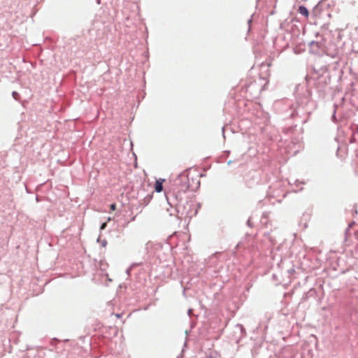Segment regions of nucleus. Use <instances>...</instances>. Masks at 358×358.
Returning <instances> with one entry per match:
<instances>
[{
  "instance_id": "nucleus-1",
  "label": "nucleus",
  "mask_w": 358,
  "mask_h": 358,
  "mask_svg": "<svg viewBox=\"0 0 358 358\" xmlns=\"http://www.w3.org/2000/svg\"><path fill=\"white\" fill-rule=\"evenodd\" d=\"M301 90L303 88L301 85L296 86V103L297 105L296 108H293V103L288 100L278 101L275 103V110L282 115V119L293 118L296 115H310L317 108V103L311 99L310 90L307 89L305 92L301 93Z\"/></svg>"
},
{
  "instance_id": "nucleus-2",
  "label": "nucleus",
  "mask_w": 358,
  "mask_h": 358,
  "mask_svg": "<svg viewBox=\"0 0 358 358\" xmlns=\"http://www.w3.org/2000/svg\"><path fill=\"white\" fill-rule=\"evenodd\" d=\"M305 79L306 84V85H302L303 88L300 90L301 93L305 92L308 89L312 94L310 88L313 85L318 94V98L324 99L326 96L327 87L331 80V78L328 74L319 75L315 78H310L308 76H306Z\"/></svg>"
},
{
  "instance_id": "nucleus-3",
  "label": "nucleus",
  "mask_w": 358,
  "mask_h": 358,
  "mask_svg": "<svg viewBox=\"0 0 358 358\" xmlns=\"http://www.w3.org/2000/svg\"><path fill=\"white\" fill-rule=\"evenodd\" d=\"M198 209L196 208V205L192 201H186L184 203L180 204L177 208L173 209V211L169 213L170 215H173L176 213V216L180 218H189L192 217L197 214Z\"/></svg>"
},
{
  "instance_id": "nucleus-4",
  "label": "nucleus",
  "mask_w": 358,
  "mask_h": 358,
  "mask_svg": "<svg viewBox=\"0 0 358 358\" xmlns=\"http://www.w3.org/2000/svg\"><path fill=\"white\" fill-rule=\"evenodd\" d=\"M174 185L176 186L175 189H178L180 192H182V193H186L187 191L195 192L200 187V180L196 181V185L190 186V181L188 178V175L186 171L180 173L175 182Z\"/></svg>"
},
{
  "instance_id": "nucleus-5",
  "label": "nucleus",
  "mask_w": 358,
  "mask_h": 358,
  "mask_svg": "<svg viewBox=\"0 0 358 358\" xmlns=\"http://www.w3.org/2000/svg\"><path fill=\"white\" fill-rule=\"evenodd\" d=\"M185 193L180 192L178 189H173V191L165 192V197L168 204L174 209L177 208L182 202V195Z\"/></svg>"
},
{
  "instance_id": "nucleus-6",
  "label": "nucleus",
  "mask_w": 358,
  "mask_h": 358,
  "mask_svg": "<svg viewBox=\"0 0 358 358\" xmlns=\"http://www.w3.org/2000/svg\"><path fill=\"white\" fill-rule=\"evenodd\" d=\"M308 45L310 47V51L313 53L317 54L318 53L317 50L320 48L319 42L311 41L308 43Z\"/></svg>"
},
{
  "instance_id": "nucleus-7",
  "label": "nucleus",
  "mask_w": 358,
  "mask_h": 358,
  "mask_svg": "<svg viewBox=\"0 0 358 358\" xmlns=\"http://www.w3.org/2000/svg\"><path fill=\"white\" fill-rule=\"evenodd\" d=\"M164 180H162V179H159V180H156L155 183V191L157 193H159L161 192H162L163 190V182H164Z\"/></svg>"
},
{
  "instance_id": "nucleus-8",
  "label": "nucleus",
  "mask_w": 358,
  "mask_h": 358,
  "mask_svg": "<svg viewBox=\"0 0 358 358\" xmlns=\"http://www.w3.org/2000/svg\"><path fill=\"white\" fill-rule=\"evenodd\" d=\"M298 12L303 17H308L309 16L308 9L303 5H300L298 8Z\"/></svg>"
},
{
  "instance_id": "nucleus-9",
  "label": "nucleus",
  "mask_w": 358,
  "mask_h": 358,
  "mask_svg": "<svg viewBox=\"0 0 358 358\" xmlns=\"http://www.w3.org/2000/svg\"><path fill=\"white\" fill-rule=\"evenodd\" d=\"M327 55L331 57L333 59H340L341 57L339 55V52L338 50H334L333 52L328 51Z\"/></svg>"
},
{
  "instance_id": "nucleus-10",
  "label": "nucleus",
  "mask_w": 358,
  "mask_h": 358,
  "mask_svg": "<svg viewBox=\"0 0 358 358\" xmlns=\"http://www.w3.org/2000/svg\"><path fill=\"white\" fill-rule=\"evenodd\" d=\"M235 328L240 331L241 336H246V330L243 324H237Z\"/></svg>"
},
{
  "instance_id": "nucleus-11",
  "label": "nucleus",
  "mask_w": 358,
  "mask_h": 358,
  "mask_svg": "<svg viewBox=\"0 0 358 358\" xmlns=\"http://www.w3.org/2000/svg\"><path fill=\"white\" fill-rule=\"evenodd\" d=\"M307 292L310 299L313 298L314 299H316L317 296V292L315 288H310Z\"/></svg>"
},
{
  "instance_id": "nucleus-12",
  "label": "nucleus",
  "mask_w": 358,
  "mask_h": 358,
  "mask_svg": "<svg viewBox=\"0 0 358 358\" xmlns=\"http://www.w3.org/2000/svg\"><path fill=\"white\" fill-rule=\"evenodd\" d=\"M336 110H337V105L336 103H334L333 114L331 117V121L334 123H337V122H338V119L336 117Z\"/></svg>"
},
{
  "instance_id": "nucleus-13",
  "label": "nucleus",
  "mask_w": 358,
  "mask_h": 358,
  "mask_svg": "<svg viewBox=\"0 0 358 358\" xmlns=\"http://www.w3.org/2000/svg\"><path fill=\"white\" fill-rule=\"evenodd\" d=\"M96 242L99 243L101 244V245L103 248L106 247L108 243L106 239H105V238L101 239L100 236L98 237Z\"/></svg>"
},
{
  "instance_id": "nucleus-14",
  "label": "nucleus",
  "mask_w": 358,
  "mask_h": 358,
  "mask_svg": "<svg viewBox=\"0 0 358 358\" xmlns=\"http://www.w3.org/2000/svg\"><path fill=\"white\" fill-rule=\"evenodd\" d=\"M12 96L15 100L19 101L20 100V94L17 91H13L12 92Z\"/></svg>"
},
{
  "instance_id": "nucleus-15",
  "label": "nucleus",
  "mask_w": 358,
  "mask_h": 358,
  "mask_svg": "<svg viewBox=\"0 0 358 358\" xmlns=\"http://www.w3.org/2000/svg\"><path fill=\"white\" fill-rule=\"evenodd\" d=\"M357 136H353V134H352L351 137L350 138V143H355L357 141Z\"/></svg>"
},
{
  "instance_id": "nucleus-16",
  "label": "nucleus",
  "mask_w": 358,
  "mask_h": 358,
  "mask_svg": "<svg viewBox=\"0 0 358 358\" xmlns=\"http://www.w3.org/2000/svg\"><path fill=\"white\" fill-rule=\"evenodd\" d=\"M310 299L309 296L308 295V292H305L303 294V296L301 298V301H306L307 300H308Z\"/></svg>"
},
{
  "instance_id": "nucleus-17",
  "label": "nucleus",
  "mask_w": 358,
  "mask_h": 358,
  "mask_svg": "<svg viewBox=\"0 0 358 358\" xmlns=\"http://www.w3.org/2000/svg\"><path fill=\"white\" fill-rule=\"evenodd\" d=\"M106 227H107V222H105L101 223V224L100 226V231L105 229Z\"/></svg>"
},
{
  "instance_id": "nucleus-18",
  "label": "nucleus",
  "mask_w": 358,
  "mask_h": 358,
  "mask_svg": "<svg viewBox=\"0 0 358 358\" xmlns=\"http://www.w3.org/2000/svg\"><path fill=\"white\" fill-rule=\"evenodd\" d=\"M116 209V204L115 203L110 205V210L114 211Z\"/></svg>"
},
{
  "instance_id": "nucleus-19",
  "label": "nucleus",
  "mask_w": 358,
  "mask_h": 358,
  "mask_svg": "<svg viewBox=\"0 0 358 358\" xmlns=\"http://www.w3.org/2000/svg\"><path fill=\"white\" fill-rule=\"evenodd\" d=\"M247 225L249 227H253V224L251 221V219L250 217L247 220V222H246Z\"/></svg>"
},
{
  "instance_id": "nucleus-20",
  "label": "nucleus",
  "mask_w": 358,
  "mask_h": 358,
  "mask_svg": "<svg viewBox=\"0 0 358 358\" xmlns=\"http://www.w3.org/2000/svg\"><path fill=\"white\" fill-rule=\"evenodd\" d=\"M252 21V16H251L250 18L248 20V31H250V29Z\"/></svg>"
},
{
  "instance_id": "nucleus-21",
  "label": "nucleus",
  "mask_w": 358,
  "mask_h": 358,
  "mask_svg": "<svg viewBox=\"0 0 358 358\" xmlns=\"http://www.w3.org/2000/svg\"><path fill=\"white\" fill-rule=\"evenodd\" d=\"M352 134L358 137V129L357 127L352 130Z\"/></svg>"
},
{
  "instance_id": "nucleus-22",
  "label": "nucleus",
  "mask_w": 358,
  "mask_h": 358,
  "mask_svg": "<svg viewBox=\"0 0 358 358\" xmlns=\"http://www.w3.org/2000/svg\"><path fill=\"white\" fill-rule=\"evenodd\" d=\"M198 180L197 179L192 178V182H190V186H195L196 185V181Z\"/></svg>"
},
{
  "instance_id": "nucleus-23",
  "label": "nucleus",
  "mask_w": 358,
  "mask_h": 358,
  "mask_svg": "<svg viewBox=\"0 0 358 358\" xmlns=\"http://www.w3.org/2000/svg\"><path fill=\"white\" fill-rule=\"evenodd\" d=\"M229 154H230V151L229 150H225L224 152V157H228Z\"/></svg>"
},
{
  "instance_id": "nucleus-24",
  "label": "nucleus",
  "mask_w": 358,
  "mask_h": 358,
  "mask_svg": "<svg viewBox=\"0 0 358 358\" xmlns=\"http://www.w3.org/2000/svg\"><path fill=\"white\" fill-rule=\"evenodd\" d=\"M131 266L128 268L127 270H126V273L127 275H130V273H131Z\"/></svg>"
},
{
  "instance_id": "nucleus-25",
  "label": "nucleus",
  "mask_w": 358,
  "mask_h": 358,
  "mask_svg": "<svg viewBox=\"0 0 358 358\" xmlns=\"http://www.w3.org/2000/svg\"><path fill=\"white\" fill-rule=\"evenodd\" d=\"M250 285H247L245 287V292H248L250 291Z\"/></svg>"
},
{
  "instance_id": "nucleus-26",
  "label": "nucleus",
  "mask_w": 358,
  "mask_h": 358,
  "mask_svg": "<svg viewBox=\"0 0 358 358\" xmlns=\"http://www.w3.org/2000/svg\"><path fill=\"white\" fill-rule=\"evenodd\" d=\"M192 309H191V308L188 309V310H187V313H188L189 317H191V313H192Z\"/></svg>"
},
{
  "instance_id": "nucleus-27",
  "label": "nucleus",
  "mask_w": 358,
  "mask_h": 358,
  "mask_svg": "<svg viewBox=\"0 0 358 358\" xmlns=\"http://www.w3.org/2000/svg\"><path fill=\"white\" fill-rule=\"evenodd\" d=\"M190 331H191V329H189V330H187H187H185V334H186V336H188V334H189V332H190Z\"/></svg>"
},
{
  "instance_id": "nucleus-28",
  "label": "nucleus",
  "mask_w": 358,
  "mask_h": 358,
  "mask_svg": "<svg viewBox=\"0 0 358 358\" xmlns=\"http://www.w3.org/2000/svg\"><path fill=\"white\" fill-rule=\"evenodd\" d=\"M136 215H134V217H132L130 220V222H133L136 220Z\"/></svg>"
},
{
  "instance_id": "nucleus-29",
  "label": "nucleus",
  "mask_w": 358,
  "mask_h": 358,
  "mask_svg": "<svg viewBox=\"0 0 358 358\" xmlns=\"http://www.w3.org/2000/svg\"><path fill=\"white\" fill-rule=\"evenodd\" d=\"M96 3L98 4V5H100L101 3V0H96Z\"/></svg>"
},
{
  "instance_id": "nucleus-30",
  "label": "nucleus",
  "mask_w": 358,
  "mask_h": 358,
  "mask_svg": "<svg viewBox=\"0 0 358 358\" xmlns=\"http://www.w3.org/2000/svg\"><path fill=\"white\" fill-rule=\"evenodd\" d=\"M26 192L28 193V194H31V192L26 187Z\"/></svg>"
},
{
  "instance_id": "nucleus-31",
  "label": "nucleus",
  "mask_w": 358,
  "mask_h": 358,
  "mask_svg": "<svg viewBox=\"0 0 358 358\" xmlns=\"http://www.w3.org/2000/svg\"><path fill=\"white\" fill-rule=\"evenodd\" d=\"M222 130L223 136H224V138H225V136H224V127H222Z\"/></svg>"
},
{
  "instance_id": "nucleus-32",
  "label": "nucleus",
  "mask_w": 358,
  "mask_h": 358,
  "mask_svg": "<svg viewBox=\"0 0 358 358\" xmlns=\"http://www.w3.org/2000/svg\"><path fill=\"white\" fill-rule=\"evenodd\" d=\"M116 317H118V318H119V317H122V314L117 313V314H116Z\"/></svg>"
},
{
  "instance_id": "nucleus-33",
  "label": "nucleus",
  "mask_w": 358,
  "mask_h": 358,
  "mask_svg": "<svg viewBox=\"0 0 358 358\" xmlns=\"http://www.w3.org/2000/svg\"><path fill=\"white\" fill-rule=\"evenodd\" d=\"M232 163H233V161H232V160H229V161H228L227 164H228V165H230V164H231Z\"/></svg>"
},
{
  "instance_id": "nucleus-34",
  "label": "nucleus",
  "mask_w": 358,
  "mask_h": 358,
  "mask_svg": "<svg viewBox=\"0 0 358 358\" xmlns=\"http://www.w3.org/2000/svg\"><path fill=\"white\" fill-rule=\"evenodd\" d=\"M36 201L37 202H38V201H39V199H38V196H36Z\"/></svg>"
},
{
  "instance_id": "nucleus-35",
  "label": "nucleus",
  "mask_w": 358,
  "mask_h": 358,
  "mask_svg": "<svg viewBox=\"0 0 358 358\" xmlns=\"http://www.w3.org/2000/svg\"><path fill=\"white\" fill-rule=\"evenodd\" d=\"M206 358H213V357H212L210 355H207V356L206 357Z\"/></svg>"
},
{
  "instance_id": "nucleus-36",
  "label": "nucleus",
  "mask_w": 358,
  "mask_h": 358,
  "mask_svg": "<svg viewBox=\"0 0 358 358\" xmlns=\"http://www.w3.org/2000/svg\"><path fill=\"white\" fill-rule=\"evenodd\" d=\"M317 6H316L314 8V9H313V12H315V10L317 9Z\"/></svg>"
},
{
  "instance_id": "nucleus-37",
  "label": "nucleus",
  "mask_w": 358,
  "mask_h": 358,
  "mask_svg": "<svg viewBox=\"0 0 358 358\" xmlns=\"http://www.w3.org/2000/svg\"><path fill=\"white\" fill-rule=\"evenodd\" d=\"M186 345H187V341H185V343H184V346L185 347V346H186Z\"/></svg>"
},
{
  "instance_id": "nucleus-38",
  "label": "nucleus",
  "mask_w": 358,
  "mask_h": 358,
  "mask_svg": "<svg viewBox=\"0 0 358 358\" xmlns=\"http://www.w3.org/2000/svg\"><path fill=\"white\" fill-rule=\"evenodd\" d=\"M306 122H307V120H306H306H303V123H306Z\"/></svg>"
},
{
  "instance_id": "nucleus-39",
  "label": "nucleus",
  "mask_w": 358,
  "mask_h": 358,
  "mask_svg": "<svg viewBox=\"0 0 358 358\" xmlns=\"http://www.w3.org/2000/svg\"><path fill=\"white\" fill-rule=\"evenodd\" d=\"M251 87V85H248V88H247V90H248V88H250Z\"/></svg>"
},
{
  "instance_id": "nucleus-40",
  "label": "nucleus",
  "mask_w": 358,
  "mask_h": 358,
  "mask_svg": "<svg viewBox=\"0 0 358 358\" xmlns=\"http://www.w3.org/2000/svg\"><path fill=\"white\" fill-rule=\"evenodd\" d=\"M354 222H352V224L350 226H353Z\"/></svg>"
},
{
  "instance_id": "nucleus-41",
  "label": "nucleus",
  "mask_w": 358,
  "mask_h": 358,
  "mask_svg": "<svg viewBox=\"0 0 358 358\" xmlns=\"http://www.w3.org/2000/svg\"><path fill=\"white\" fill-rule=\"evenodd\" d=\"M354 222H352V224L350 226H353Z\"/></svg>"
},
{
  "instance_id": "nucleus-42",
  "label": "nucleus",
  "mask_w": 358,
  "mask_h": 358,
  "mask_svg": "<svg viewBox=\"0 0 358 358\" xmlns=\"http://www.w3.org/2000/svg\"><path fill=\"white\" fill-rule=\"evenodd\" d=\"M108 221L111 220V218H110V217H108Z\"/></svg>"
},
{
  "instance_id": "nucleus-43",
  "label": "nucleus",
  "mask_w": 358,
  "mask_h": 358,
  "mask_svg": "<svg viewBox=\"0 0 358 358\" xmlns=\"http://www.w3.org/2000/svg\"><path fill=\"white\" fill-rule=\"evenodd\" d=\"M296 182H298V181L296 180ZM299 184H301L302 182H299Z\"/></svg>"
},
{
  "instance_id": "nucleus-44",
  "label": "nucleus",
  "mask_w": 358,
  "mask_h": 358,
  "mask_svg": "<svg viewBox=\"0 0 358 358\" xmlns=\"http://www.w3.org/2000/svg\"><path fill=\"white\" fill-rule=\"evenodd\" d=\"M357 129H358V124L357 125Z\"/></svg>"
}]
</instances>
